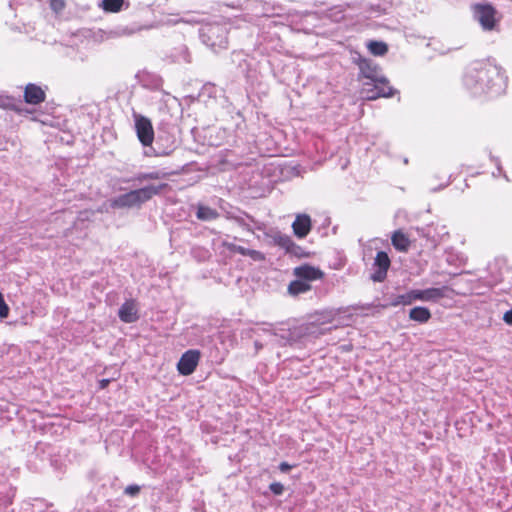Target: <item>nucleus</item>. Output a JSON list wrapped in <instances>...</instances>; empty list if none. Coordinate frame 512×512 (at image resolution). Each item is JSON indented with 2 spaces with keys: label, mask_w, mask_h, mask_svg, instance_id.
Segmentation results:
<instances>
[{
  "label": "nucleus",
  "mask_w": 512,
  "mask_h": 512,
  "mask_svg": "<svg viewBox=\"0 0 512 512\" xmlns=\"http://www.w3.org/2000/svg\"><path fill=\"white\" fill-rule=\"evenodd\" d=\"M474 18L479 22L480 26L485 31H491L495 29L499 22V17L496 9L488 3H478L473 5Z\"/></svg>",
  "instance_id": "nucleus-5"
},
{
  "label": "nucleus",
  "mask_w": 512,
  "mask_h": 512,
  "mask_svg": "<svg viewBox=\"0 0 512 512\" xmlns=\"http://www.w3.org/2000/svg\"><path fill=\"white\" fill-rule=\"evenodd\" d=\"M222 246L232 253H238L242 256L244 255L245 247H243V246L236 245V244L228 242V241H223Z\"/></svg>",
  "instance_id": "nucleus-25"
},
{
  "label": "nucleus",
  "mask_w": 512,
  "mask_h": 512,
  "mask_svg": "<svg viewBox=\"0 0 512 512\" xmlns=\"http://www.w3.org/2000/svg\"><path fill=\"white\" fill-rule=\"evenodd\" d=\"M123 4L124 0H102L98 6L105 12L117 13L122 10Z\"/></svg>",
  "instance_id": "nucleus-22"
},
{
  "label": "nucleus",
  "mask_w": 512,
  "mask_h": 512,
  "mask_svg": "<svg viewBox=\"0 0 512 512\" xmlns=\"http://www.w3.org/2000/svg\"><path fill=\"white\" fill-rule=\"evenodd\" d=\"M503 320L506 324L512 325V308L504 313Z\"/></svg>",
  "instance_id": "nucleus-36"
},
{
  "label": "nucleus",
  "mask_w": 512,
  "mask_h": 512,
  "mask_svg": "<svg viewBox=\"0 0 512 512\" xmlns=\"http://www.w3.org/2000/svg\"><path fill=\"white\" fill-rule=\"evenodd\" d=\"M243 256H248L254 261H263L265 259V255L262 252L248 248H245Z\"/></svg>",
  "instance_id": "nucleus-26"
},
{
  "label": "nucleus",
  "mask_w": 512,
  "mask_h": 512,
  "mask_svg": "<svg viewBox=\"0 0 512 512\" xmlns=\"http://www.w3.org/2000/svg\"><path fill=\"white\" fill-rule=\"evenodd\" d=\"M46 98L45 92L40 86L29 83L25 87L24 100L27 104L37 105L42 103Z\"/></svg>",
  "instance_id": "nucleus-13"
},
{
  "label": "nucleus",
  "mask_w": 512,
  "mask_h": 512,
  "mask_svg": "<svg viewBox=\"0 0 512 512\" xmlns=\"http://www.w3.org/2000/svg\"><path fill=\"white\" fill-rule=\"evenodd\" d=\"M146 175H147L146 172H139L130 181L137 182V183H142V182L148 180Z\"/></svg>",
  "instance_id": "nucleus-35"
},
{
  "label": "nucleus",
  "mask_w": 512,
  "mask_h": 512,
  "mask_svg": "<svg viewBox=\"0 0 512 512\" xmlns=\"http://www.w3.org/2000/svg\"><path fill=\"white\" fill-rule=\"evenodd\" d=\"M120 320L124 323H133L138 320L137 309L133 301L124 302L118 311Z\"/></svg>",
  "instance_id": "nucleus-15"
},
{
  "label": "nucleus",
  "mask_w": 512,
  "mask_h": 512,
  "mask_svg": "<svg viewBox=\"0 0 512 512\" xmlns=\"http://www.w3.org/2000/svg\"><path fill=\"white\" fill-rule=\"evenodd\" d=\"M200 352L198 350H188L181 356L177 368L180 374L187 376L192 374L199 362Z\"/></svg>",
  "instance_id": "nucleus-9"
},
{
  "label": "nucleus",
  "mask_w": 512,
  "mask_h": 512,
  "mask_svg": "<svg viewBox=\"0 0 512 512\" xmlns=\"http://www.w3.org/2000/svg\"><path fill=\"white\" fill-rule=\"evenodd\" d=\"M293 275L302 281L310 283L312 281L321 280L324 277V272L309 264H303L293 269Z\"/></svg>",
  "instance_id": "nucleus-11"
},
{
  "label": "nucleus",
  "mask_w": 512,
  "mask_h": 512,
  "mask_svg": "<svg viewBox=\"0 0 512 512\" xmlns=\"http://www.w3.org/2000/svg\"><path fill=\"white\" fill-rule=\"evenodd\" d=\"M167 187L166 183L147 185L138 189L120 194L111 200L110 206L114 209L139 208L144 203L159 195Z\"/></svg>",
  "instance_id": "nucleus-2"
},
{
  "label": "nucleus",
  "mask_w": 512,
  "mask_h": 512,
  "mask_svg": "<svg viewBox=\"0 0 512 512\" xmlns=\"http://www.w3.org/2000/svg\"><path fill=\"white\" fill-rule=\"evenodd\" d=\"M499 281H500L499 279H495V280H493V281H489V282H488V285H489V286H491V287H492V286H495Z\"/></svg>",
  "instance_id": "nucleus-41"
},
{
  "label": "nucleus",
  "mask_w": 512,
  "mask_h": 512,
  "mask_svg": "<svg viewBox=\"0 0 512 512\" xmlns=\"http://www.w3.org/2000/svg\"><path fill=\"white\" fill-rule=\"evenodd\" d=\"M463 83L474 96L496 97L505 92L507 77L494 61L478 60L466 68Z\"/></svg>",
  "instance_id": "nucleus-1"
},
{
  "label": "nucleus",
  "mask_w": 512,
  "mask_h": 512,
  "mask_svg": "<svg viewBox=\"0 0 512 512\" xmlns=\"http://www.w3.org/2000/svg\"><path fill=\"white\" fill-rule=\"evenodd\" d=\"M14 103L15 99L13 97L0 95V108L13 109Z\"/></svg>",
  "instance_id": "nucleus-27"
},
{
  "label": "nucleus",
  "mask_w": 512,
  "mask_h": 512,
  "mask_svg": "<svg viewBox=\"0 0 512 512\" xmlns=\"http://www.w3.org/2000/svg\"><path fill=\"white\" fill-rule=\"evenodd\" d=\"M270 491L275 495H281L284 491V486L280 482H273L269 486Z\"/></svg>",
  "instance_id": "nucleus-31"
},
{
  "label": "nucleus",
  "mask_w": 512,
  "mask_h": 512,
  "mask_svg": "<svg viewBox=\"0 0 512 512\" xmlns=\"http://www.w3.org/2000/svg\"><path fill=\"white\" fill-rule=\"evenodd\" d=\"M382 82H366V86H372L371 88L364 89L366 98L368 100H375L380 97L389 98L392 97L397 91L389 85L388 79L383 75L381 77Z\"/></svg>",
  "instance_id": "nucleus-7"
},
{
  "label": "nucleus",
  "mask_w": 512,
  "mask_h": 512,
  "mask_svg": "<svg viewBox=\"0 0 512 512\" xmlns=\"http://www.w3.org/2000/svg\"><path fill=\"white\" fill-rule=\"evenodd\" d=\"M50 8L55 13H60L65 8V1L64 0H50Z\"/></svg>",
  "instance_id": "nucleus-28"
},
{
  "label": "nucleus",
  "mask_w": 512,
  "mask_h": 512,
  "mask_svg": "<svg viewBox=\"0 0 512 512\" xmlns=\"http://www.w3.org/2000/svg\"><path fill=\"white\" fill-rule=\"evenodd\" d=\"M322 315H323V319L325 321H331L334 318V316L336 315V313L333 310H330V311L322 312Z\"/></svg>",
  "instance_id": "nucleus-37"
},
{
  "label": "nucleus",
  "mask_w": 512,
  "mask_h": 512,
  "mask_svg": "<svg viewBox=\"0 0 512 512\" xmlns=\"http://www.w3.org/2000/svg\"><path fill=\"white\" fill-rule=\"evenodd\" d=\"M273 239L275 244L285 249L288 253L299 255L298 250H300V247L293 242L290 236L278 232Z\"/></svg>",
  "instance_id": "nucleus-16"
},
{
  "label": "nucleus",
  "mask_w": 512,
  "mask_h": 512,
  "mask_svg": "<svg viewBox=\"0 0 512 512\" xmlns=\"http://www.w3.org/2000/svg\"><path fill=\"white\" fill-rule=\"evenodd\" d=\"M9 314V307L6 304L3 295L0 293V318H6Z\"/></svg>",
  "instance_id": "nucleus-30"
},
{
  "label": "nucleus",
  "mask_w": 512,
  "mask_h": 512,
  "mask_svg": "<svg viewBox=\"0 0 512 512\" xmlns=\"http://www.w3.org/2000/svg\"><path fill=\"white\" fill-rule=\"evenodd\" d=\"M493 161L495 162V164H496V166H497V172H493V174H492V175H493L494 177H497V176H499V175H503V176H504V178H505L507 181H509L508 176H507V175H506V173H504V172H503V170H502V167H501V164H500V160H499V158H493Z\"/></svg>",
  "instance_id": "nucleus-32"
},
{
  "label": "nucleus",
  "mask_w": 512,
  "mask_h": 512,
  "mask_svg": "<svg viewBox=\"0 0 512 512\" xmlns=\"http://www.w3.org/2000/svg\"><path fill=\"white\" fill-rule=\"evenodd\" d=\"M173 147H171L170 149H165V150H162V151H158L156 155H159V156H166V155H169L172 151H173Z\"/></svg>",
  "instance_id": "nucleus-40"
},
{
  "label": "nucleus",
  "mask_w": 512,
  "mask_h": 512,
  "mask_svg": "<svg viewBox=\"0 0 512 512\" xmlns=\"http://www.w3.org/2000/svg\"><path fill=\"white\" fill-rule=\"evenodd\" d=\"M148 77L152 78L151 88L158 89L162 85V80L156 75H148Z\"/></svg>",
  "instance_id": "nucleus-34"
},
{
  "label": "nucleus",
  "mask_w": 512,
  "mask_h": 512,
  "mask_svg": "<svg viewBox=\"0 0 512 512\" xmlns=\"http://www.w3.org/2000/svg\"><path fill=\"white\" fill-rule=\"evenodd\" d=\"M391 242L394 248L399 252H406L410 247V240L401 230H397L392 234Z\"/></svg>",
  "instance_id": "nucleus-18"
},
{
  "label": "nucleus",
  "mask_w": 512,
  "mask_h": 512,
  "mask_svg": "<svg viewBox=\"0 0 512 512\" xmlns=\"http://www.w3.org/2000/svg\"><path fill=\"white\" fill-rule=\"evenodd\" d=\"M110 383V379H101L98 382L99 389H105Z\"/></svg>",
  "instance_id": "nucleus-39"
},
{
  "label": "nucleus",
  "mask_w": 512,
  "mask_h": 512,
  "mask_svg": "<svg viewBox=\"0 0 512 512\" xmlns=\"http://www.w3.org/2000/svg\"><path fill=\"white\" fill-rule=\"evenodd\" d=\"M141 488L139 485L137 484H132V485H128L125 490H124V494L125 495H128L130 497H135L139 494Z\"/></svg>",
  "instance_id": "nucleus-29"
},
{
  "label": "nucleus",
  "mask_w": 512,
  "mask_h": 512,
  "mask_svg": "<svg viewBox=\"0 0 512 512\" xmlns=\"http://www.w3.org/2000/svg\"><path fill=\"white\" fill-rule=\"evenodd\" d=\"M414 301V294L413 289L407 291L404 294L395 295L390 299L389 306L397 307V306H408L413 304Z\"/></svg>",
  "instance_id": "nucleus-21"
},
{
  "label": "nucleus",
  "mask_w": 512,
  "mask_h": 512,
  "mask_svg": "<svg viewBox=\"0 0 512 512\" xmlns=\"http://www.w3.org/2000/svg\"><path fill=\"white\" fill-rule=\"evenodd\" d=\"M135 131L143 146H150L154 140V129L149 118L134 114Z\"/></svg>",
  "instance_id": "nucleus-6"
},
{
  "label": "nucleus",
  "mask_w": 512,
  "mask_h": 512,
  "mask_svg": "<svg viewBox=\"0 0 512 512\" xmlns=\"http://www.w3.org/2000/svg\"><path fill=\"white\" fill-rule=\"evenodd\" d=\"M367 47L375 56H382L388 51L387 44L382 41H370Z\"/></svg>",
  "instance_id": "nucleus-23"
},
{
  "label": "nucleus",
  "mask_w": 512,
  "mask_h": 512,
  "mask_svg": "<svg viewBox=\"0 0 512 512\" xmlns=\"http://www.w3.org/2000/svg\"><path fill=\"white\" fill-rule=\"evenodd\" d=\"M291 468L292 466L287 462H281L279 465V470L284 473L288 472Z\"/></svg>",
  "instance_id": "nucleus-38"
},
{
  "label": "nucleus",
  "mask_w": 512,
  "mask_h": 512,
  "mask_svg": "<svg viewBox=\"0 0 512 512\" xmlns=\"http://www.w3.org/2000/svg\"><path fill=\"white\" fill-rule=\"evenodd\" d=\"M390 265L391 261L388 254L384 251L377 252L372 265L373 272L370 275V279L377 283L383 282L387 277Z\"/></svg>",
  "instance_id": "nucleus-8"
},
{
  "label": "nucleus",
  "mask_w": 512,
  "mask_h": 512,
  "mask_svg": "<svg viewBox=\"0 0 512 512\" xmlns=\"http://www.w3.org/2000/svg\"><path fill=\"white\" fill-rule=\"evenodd\" d=\"M409 319L424 324L427 323L431 319V312L427 307L424 306H416L409 311Z\"/></svg>",
  "instance_id": "nucleus-17"
},
{
  "label": "nucleus",
  "mask_w": 512,
  "mask_h": 512,
  "mask_svg": "<svg viewBox=\"0 0 512 512\" xmlns=\"http://www.w3.org/2000/svg\"><path fill=\"white\" fill-rule=\"evenodd\" d=\"M360 76L370 82L380 81L383 76L380 67L371 60L361 59L359 61Z\"/></svg>",
  "instance_id": "nucleus-12"
},
{
  "label": "nucleus",
  "mask_w": 512,
  "mask_h": 512,
  "mask_svg": "<svg viewBox=\"0 0 512 512\" xmlns=\"http://www.w3.org/2000/svg\"><path fill=\"white\" fill-rule=\"evenodd\" d=\"M196 209V217L201 221H212L219 217L218 211L209 206L197 204Z\"/></svg>",
  "instance_id": "nucleus-19"
},
{
  "label": "nucleus",
  "mask_w": 512,
  "mask_h": 512,
  "mask_svg": "<svg viewBox=\"0 0 512 512\" xmlns=\"http://www.w3.org/2000/svg\"><path fill=\"white\" fill-rule=\"evenodd\" d=\"M447 290L448 288L446 286L439 288L431 287L423 290L413 289L414 301L438 302L446 296Z\"/></svg>",
  "instance_id": "nucleus-10"
},
{
  "label": "nucleus",
  "mask_w": 512,
  "mask_h": 512,
  "mask_svg": "<svg viewBox=\"0 0 512 512\" xmlns=\"http://www.w3.org/2000/svg\"><path fill=\"white\" fill-rule=\"evenodd\" d=\"M235 220L238 223V225H240L241 227H243L244 229H246L249 232L253 231L251 224L252 223L256 224L255 219L248 214H245L244 216L236 217Z\"/></svg>",
  "instance_id": "nucleus-24"
},
{
  "label": "nucleus",
  "mask_w": 512,
  "mask_h": 512,
  "mask_svg": "<svg viewBox=\"0 0 512 512\" xmlns=\"http://www.w3.org/2000/svg\"><path fill=\"white\" fill-rule=\"evenodd\" d=\"M146 177L148 178V180H157V179H161L165 176V173L161 172V171H151V172H146Z\"/></svg>",
  "instance_id": "nucleus-33"
},
{
  "label": "nucleus",
  "mask_w": 512,
  "mask_h": 512,
  "mask_svg": "<svg viewBox=\"0 0 512 512\" xmlns=\"http://www.w3.org/2000/svg\"><path fill=\"white\" fill-rule=\"evenodd\" d=\"M310 283H307L305 281L300 280L299 278H296L295 280L291 281L288 285V293L292 296H298L300 294L307 293L311 290Z\"/></svg>",
  "instance_id": "nucleus-20"
},
{
  "label": "nucleus",
  "mask_w": 512,
  "mask_h": 512,
  "mask_svg": "<svg viewBox=\"0 0 512 512\" xmlns=\"http://www.w3.org/2000/svg\"><path fill=\"white\" fill-rule=\"evenodd\" d=\"M267 328H264V331H267L273 337V340L279 346H287L294 345L299 342H303L305 339H302L308 334L309 326L308 325H295L290 327L287 323H280L279 325H273L264 323Z\"/></svg>",
  "instance_id": "nucleus-3"
},
{
  "label": "nucleus",
  "mask_w": 512,
  "mask_h": 512,
  "mask_svg": "<svg viewBox=\"0 0 512 512\" xmlns=\"http://www.w3.org/2000/svg\"><path fill=\"white\" fill-rule=\"evenodd\" d=\"M293 232L298 238H304L311 230V219L307 214L297 215L292 224Z\"/></svg>",
  "instance_id": "nucleus-14"
},
{
  "label": "nucleus",
  "mask_w": 512,
  "mask_h": 512,
  "mask_svg": "<svg viewBox=\"0 0 512 512\" xmlns=\"http://www.w3.org/2000/svg\"><path fill=\"white\" fill-rule=\"evenodd\" d=\"M404 164H408V158L403 159Z\"/></svg>",
  "instance_id": "nucleus-42"
},
{
  "label": "nucleus",
  "mask_w": 512,
  "mask_h": 512,
  "mask_svg": "<svg viewBox=\"0 0 512 512\" xmlns=\"http://www.w3.org/2000/svg\"><path fill=\"white\" fill-rule=\"evenodd\" d=\"M202 42L214 52L228 48V27L220 23H208L199 30Z\"/></svg>",
  "instance_id": "nucleus-4"
}]
</instances>
